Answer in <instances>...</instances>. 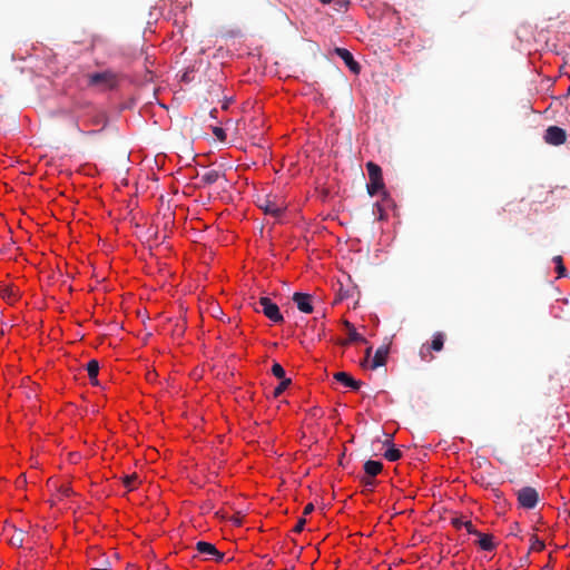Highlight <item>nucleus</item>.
<instances>
[{
	"instance_id": "f257e3e1",
	"label": "nucleus",
	"mask_w": 570,
	"mask_h": 570,
	"mask_svg": "<svg viewBox=\"0 0 570 570\" xmlns=\"http://www.w3.org/2000/svg\"><path fill=\"white\" fill-rule=\"evenodd\" d=\"M366 169L370 180L366 185L368 195L374 196L379 193L386 195L381 167L373 161H368L366 163Z\"/></svg>"
},
{
	"instance_id": "f03ea898",
	"label": "nucleus",
	"mask_w": 570,
	"mask_h": 570,
	"mask_svg": "<svg viewBox=\"0 0 570 570\" xmlns=\"http://www.w3.org/2000/svg\"><path fill=\"white\" fill-rule=\"evenodd\" d=\"M87 77H88V86L97 87L100 90L114 89L118 83V77L111 70H105L102 72L89 73Z\"/></svg>"
},
{
	"instance_id": "7ed1b4c3",
	"label": "nucleus",
	"mask_w": 570,
	"mask_h": 570,
	"mask_svg": "<svg viewBox=\"0 0 570 570\" xmlns=\"http://www.w3.org/2000/svg\"><path fill=\"white\" fill-rule=\"evenodd\" d=\"M256 312H262L269 321L279 324L284 322V317L279 307L268 297H261L254 305Z\"/></svg>"
},
{
	"instance_id": "20e7f679",
	"label": "nucleus",
	"mask_w": 570,
	"mask_h": 570,
	"mask_svg": "<svg viewBox=\"0 0 570 570\" xmlns=\"http://www.w3.org/2000/svg\"><path fill=\"white\" fill-rule=\"evenodd\" d=\"M257 205L266 215H271L275 218L279 217L286 209V204L284 200H281L275 196L272 197L269 195L259 197L257 199Z\"/></svg>"
},
{
	"instance_id": "39448f33",
	"label": "nucleus",
	"mask_w": 570,
	"mask_h": 570,
	"mask_svg": "<svg viewBox=\"0 0 570 570\" xmlns=\"http://www.w3.org/2000/svg\"><path fill=\"white\" fill-rule=\"evenodd\" d=\"M519 507L525 510H532L540 501L539 492L533 487H523L515 491Z\"/></svg>"
},
{
	"instance_id": "423d86ee",
	"label": "nucleus",
	"mask_w": 570,
	"mask_h": 570,
	"mask_svg": "<svg viewBox=\"0 0 570 570\" xmlns=\"http://www.w3.org/2000/svg\"><path fill=\"white\" fill-rule=\"evenodd\" d=\"M445 335L442 332H436L433 335L432 342L430 344H423L420 348V357L423 362H431L434 356L432 355V351L440 352L443 350Z\"/></svg>"
},
{
	"instance_id": "0eeeda50",
	"label": "nucleus",
	"mask_w": 570,
	"mask_h": 570,
	"mask_svg": "<svg viewBox=\"0 0 570 570\" xmlns=\"http://www.w3.org/2000/svg\"><path fill=\"white\" fill-rule=\"evenodd\" d=\"M567 140V132L558 126H549L544 134V141L552 146H560Z\"/></svg>"
},
{
	"instance_id": "6e6552de",
	"label": "nucleus",
	"mask_w": 570,
	"mask_h": 570,
	"mask_svg": "<svg viewBox=\"0 0 570 570\" xmlns=\"http://www.w3.org/2000/svg\"><path fill=\"white\" fill-rule=\"evenodd\" d=\"M196 550L199 554L205 556L207 559L220 561L224 558L223 552L218 551L214 544L206 541H198L196 543Z\"/></svg>"
},
{
	"instance_id": "1a4fd4ad",
	"label": "nucleus",
	"mask_w": 570,
	"mask_h": 570,
	"mask_svg": "<svg viewBox=\"0 0 570 570\" xmlns=\"http://www.w3.org/2000/svg\"><path fill=\"white\" fill-rule=\"evenodd\" d=\"M334 52L345 62L348 69L358 75L361 71L360 63L353 58V55L345 48H335Z\"/></svg>"
},
{
	"instance_id": "9d476101",
	"label": "nucleus",
	"mask_w": 570,
	"mask_h": 570,
	"mask_svg": "<svg viewBox=\"0 0 570 570\" xmlns=\"http://www.w3.org/2000/svg\"><path fill=\"white\" fill-rule=\"evenodd\" d=\"M293 302L302 313L309 314L313 312L312 295L306 293H294Z\"/></svg>"
},
{
	"instance_id": "9b49d317",
	"label": "nucleus",
	"mask_w": 570,
	"mask_h": 570,
	"mask_svg": "<svg viewBox=\"0 0 570 570\" xmlns=\"http://www.w3.org/2000/svg\"><path fill=\"white\" fill-rule=\"evenodd\" d=\"M334 379L342 383L343 385L351 387L354 391H357L362 386V382L353 379L348 373L346 372H337L334 374Z\"/></svg>"
},
{
	"instance_id": "f8f14e48",
	"label": "nucleus",
	"mask_w": 570,
	"mask_h": 570,
	"mask_svg": "<svg viewBox=\"0 0 570 570\" xmlns=\"http://www.w3.org/2000/svg\"><path fill=\"white\" fill-rule=\"evenodd\" d=\"M387 355H389V346L387 345L380 346L374 354V357L371 363V368L375 370L380 366L385 365Z\"/></svg>"
},
{
	"instance_id": "ddd939ff",
	"label": "nucleus",
	"mask_w": 570,
	"mask_h": 570,
	"mask_svg": "<svg viewBox=\"0 0 570 570\" xmlns=\"http://www.w3.org/2000/svg\"><path fill=\"white\" fill-rule=\"evenodd\" d=\"M344 326L348 331V337L346 341L342 342L343 345L354 343V342H366V340L356 332V330L352 323H350L348 321H345Z\"/></svg>"
},
{
	"instance_id": "4468645a",
	"label": "nucleus",
	"mask_w": 570,
	"mask_h": 570,
	"mask_svg": "<svg viewBox=\"0 0 570 570\" xmlns=\"http://www.w3.org/2000/svg\"><path fill=\"white\" fill-rule=\"evenodd\" d=\"M383 464L380 461L367 460L364 463V471L367 476L374 478L382 472Z\"/></svg>"
},
{
	"instance_id": "2eb2a0df",
	"label": "nucleus",
	"mask_w": 570,
	"mask_h": 570,
	"mask_svg": "<svg viewBox=\"0 0 570 570\" xmlns=\"http://www.w3.org/2000/svg\"><path fill=\"white\" fill-rule=\"evenodd\" d=\"M220 176H222V174L218 170H215V169L208 170L202 175V177H200L202 185L200 186L213 185L220 178Z\"/></svg>"
},
{
	"instance_id": "dca6fc26",
	"label": "nucleus",
	"mask_w": 570,
	"mask_h": 570,
	"mask_svg": "<svg viewBox=\"0 0 570 570\" xmlns=\"http://www.w3.org/2000/svg\"><path fill=\"white\" fill-rule=\"evenodd\" d=\"M479 537V540H478V544L479 547L484 550V551H492L494 550L495 548V544L493 543V537L490 535V534H483L480 532V534H478Z\"/></svg>"
},
{
	"instance_id": "f3484780",
	"label": "nucleus",
	"mask_w": 570,
	"mask_h": 570,
	"mask_svg": "<svg viewBox=\"0 0 570 570\" xmlns=\"http://www.w3.org/2000/svg\"><path fill=\"white\" fill-rule=\"evenodd\" d=\"M88 376L94 385L98 384L99 363L96 360H91L87 364Z\"/></svg>"
},
{
	"instance_id": "a211bd4d",
	"label": "nucleus",
	"mask_w": 570,
	"mask_h": 570,
	"mask_svg": "<svg viewBox=\"0 0 570 570\" xmlns=\"http://www.w3.org/2000/svg\"><path fill=\"white\" fill-rule=\"evenodd\" d=\"M402 456V453L399 449L391 446L384 453V458L389 461H397Z\"/></svg>"
},
{
	"instance_id": "6ab92c4d",
	"label": "nucleus",
	"mask_w": 570,
	"mask_h": 570,
	"mask_svg": "<svg viewBox=\"0 0 570 570\" xmlns=\"http://www.w3.org/2000/svg\"><path fill=\"white\" fill-rule=\"evenodd\" d=\"M530 541H531V546H530L531 551L540 552L546 547L544 542L542 540H540L537 535H532Z\"/></svg>"
},
{
	"instance_id": "aec40b11",
	"label": "nucleus",
	"mask_w": 570,
	"mask_h": 570,
	"mask_svg": "<svg viewBox=\"0 0 570 570\" xmlns=\"http://www.w3.org/2000/svg\"><path fill=\"white\" fill-rule=\"evenodd\" d=\"M291 379H284L281 383L274 389L273 395L278 397L291 384Z\"/></svg>"
},
{
	"instance_id": "412c9836",
	"label": "nucleus",
	"mask_w": 570,
	"mask_h": 570,
	"mask_svg": "<svg viewBox=\"0 0 570 570\" xmlns=\"http://www.w3.org/2000/svg\"><path fill=\"white\" fill-rule=\"evenodd\" d=\"M272 373L274 376H276L277 379L279 380H284L285 379V370L283 368V366L275 362L272 366Z\"/></svg>"
},
{
	"instance_id": "4be33fe9",
	"label": "nucleus",
	"mask_w": 570,
	"mask_h": 570,
	"mask_svg": "<svg viewBox=\"0 0 570 570\" xmlns=\"http://www.w3.org/2000/svg\"><path fill=\"white\" fill-rule=\"evenodd\" d=\"M9 543L13 547H21L22 543H23V532L22 531H19L17 533H14L10 540H9Z\"/></svg>"
},
{
	"instance_id": "5701e85b",
	"label": "nucleus",
	"mask_w": 570,
	"mask_h": 570,
	"mask_svg": "<svg viewBox=\"0 0 570 570\" xmlns=\"http://www.w3.org/2000/svg\"><path fill=\"white\" fill-rule=\"evenodd\" d=\"M137 478H138V476H137V474H135V473H134V474H130V475H126V476L124 478V485H125L129 491L134 490V489H135L134 483H135V481L137 480Z\"/></svg>"
},
{
	"instance_id": "b1692460",
	"label": "nucleus",
	"mask_w": 570,
	"mask_h": 570,
	"mask_svg": "<svg viewBox=\"0 0 570 570\" xmlns=\"http://www.w3.org/2000/svg\"><path fill=\"white\" fill-rule=\"evenodd\" d=\"M336 11H345L350 4L348 0H333Z\"/></svg>"
},
{
	"instance_id": "393cba45",
	"label": "nucleus",
	"mask_w": 570,
	"mask_h": 570,
	"mask_svg": "<svg viewBox=\"0 0 570 570\" xmlns=\"http://www.w3.org/2000/svg\"><path fill=\"white\" fill-rule=\"evenodd\" d=\"M553 261L557 263V272H558L559 276H564L566 267L562 264V257L561 256H556L553 258Z\"/></svg>"
},
{
	"instance_id": "a878e982",
	"label": "nucleus",
	"mask_w": 570,
	"mask_h": 570,
	"mask_svg": "<svg viewBox=\"0 0 570 570\" xmlns=\"http://www.w3.org/2000/svg\"><path fill=\"white\" fill-rule=\"evenodd\" d=\"M213 134L215 135V137L220 140V141H225L226 140V132L223 128L220 127H214L213 128Z\"/></svg>"
},
{
	"instance_id": "bb28decb",
	"label": "nucleus",
	"mask_w": 570,
	"mask_h": 570,
	"mask_svg": "<svg viewBox=\"0 0 570 570\" xmlns=\"http://www.w3.org/2000/svg\"><path fill=\"white\" fill-rule=\"evenodd\" d=\"M3 297L10 303L13 304L17 301V294L13 289H6L3 292Z\"/></svg>"
},
{
	"instance_id": "cd10ccee",
	"label": "nucleus",
	"mask_w": 570,
	"mask_h": 570,
	"mask_svg": "<svg viewBox=\"0 0 570 570\" xmlns=\"http://www.w3.org/2000/svg\"><path fill=\"white\" fill-rule=\"evenodd\" d=\"M463 528L466 529V531L470 533V534H480V532L474 528L473 523L471 521H465L463 523Z\"/></svg>"
},
{
	"instance_id": "c85d7f7f",
	"label": "nucleus",
	"mask_w": 570,
	"mask_h": 570,
	"mask_svg": "<svg viewBox=\"0 0 570 570\" xmlns=\"http://www.w3.org/2000/svg\"><path fill=\"white\" fill-rule=\"evenodd\" d=\"M306 524V520L304 518H301L296 525L294 527L293 531L296 532V533H299L304 530V527Z\"/></svg>"
},
{
	"instance_id": "c756f323",
	"label": "nucleus",
	"mask_w": 570,
	"mask_h": 570,
	"mask_svg": "<svg viewBox=\"0 0 570 570\" xmlns=\"http://www.w3.org/2000/svg\"><path fill=\"white\" fill-rule=\"evenodd\" d=\"M362 483L368 489H372L374 487V481L372 480L371 476L367 475L362 478Z\"/></svg>"
},
{
	"instance_id": "7c9ffc66",
	"label": "nucleus",
	"mask_w": 570,
	"mask_h": 570,
	"mask_svg": "<svg viewBox=\"0 0 570 570\" xmlns=\"http://www.w3.org/2000/svg\"><path fill=\"white\" fill-rule=\"evenodd\" d=\"M464 522H465V521H462L461 519H458V518H455V519H453V520H452V524H453L456 529H461V528L463 527V523H464Z\"/></svg>"
},
{
	"instance_id": "2f4dec72",
	"label": "nucleus",
	"mask_w": 570,
	"mask_h": 570,
	"mask_svg": "<svg viewBox=\"0 0 570 570\" xmlns=\"http://www.w3.org/2000/svg\"><path fill=\"white\" fill-rule=\"evenodd\" d=\"M314 510V505L312 503H308L305 508H304V514H309L312 511Z\"/></svg>"
},
{
	"instance_id": "473e14b6",
	"label": "nucleus",
	"mask_w": 570,
	"mask_h": 570,
	"mask_svg": "<svg viewBox=\"0 0 570 570\" xmlns=\"http://www.w3.org/2000/svg\"><path fill=\"white\" fill-rule=\"evenodd\" d=\"M61 493H62V495L68 497L70 493V489L68 487H62Z\"/></svg>"
},
{
	"instance_id": "72a5a7b5",
	"label": "nucleus",
	"mask_w": 570,
	"mask_h": 570,
	"mask_svg": "<svg viewBox=\"0 0 570 570\" xmlns=\"http://www.w3.org/2000/svg\"><path fill=\"white\" fill-rule=\"evenodd\" d=\"M371 353H372V347H368V348L366 350V352H365V360H364V363H363V364L367 363V360H368V357H370Z\"/></svg>"
},
{
	"instance_id": "f704fd0d",
	"label": "nucleus",
	"mask_w": 570,
	"mask_h": 570,
	"mask_svg": "<svg viewBox=\"0 0 570 570\" xmlns=\"http://www.w3.org/2000/svg\"><path fill=\"white\" fill-rule=\"evenodd\" d=\"M494 491H495V497H497V498H500V492H499V490H494Z\"/></svg>"
},
{
	"instance_id": "c9c22d12",
	"label": "nucleus",
	"mask_w": 570,
	"mask_h": 570,
	"mask_svg": "<svg viewBox=\"0 0 570 570\" xmlns=\"http://www.w3.org/2000/svg\"><path fill=\"white\" fill-rule=\"evenodd\" d=\"M568 94L570 95V87L568 88Z\"/></svg>"
}]
</instances>
